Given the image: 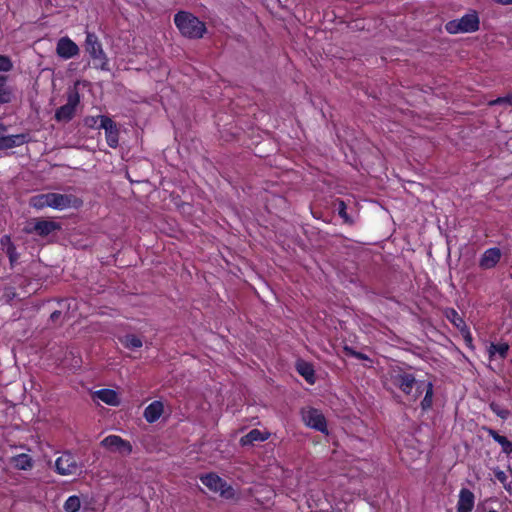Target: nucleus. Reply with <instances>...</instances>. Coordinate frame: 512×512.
<instances>
[{"label": "nucleus", "mask_w": 512, "mask_h": 512, "mask_svg": "<svg viewBox=\"0 0 512 512\" xmlns=\"http://www.w3.org/2000/svg\"><path fill=\"white\" fill-rule=\"evenodd\" d=\"M174 23L180 33L190 39L202 38L206 32V25L193 14L180 11L174 16Z\"/></svg>", "instance_id": "obj_1"}, {"label": "nucleus", "mask_w": 512, "mask_h": 512, "mask_svg": "<svg viewBox=\"0 0 512 512\" xmlns=\"http://www.w3.org/2000/svg\"><path fill=\"white\" fill-rule=\"evenodd\" d=\"M392 384L399 388L404 394L416 401L423 393L425 381L416 380L414 375L401 369L394 370L390 376Z\"/></svg>", "instance_id": "obj_2"}, {"label": "nucleus", "mask_w": 512, "mask_h": 512, "mask_svg": "<svg viewBox=\"0 0 512 512\" xmlns=\"http://www.w3.org/2000/svg\"><path fill=\"white\" fill-rule=\"evenodd\" d=\"M85 50L93 59L96 68L101 70H108L107 56L102 49V45L98 37L94 33H86Z\"/></svg>", "instance_id": "obj_3"}, {"label": "nucleus", "mask_w": 512, "mask_h": 512, "mask_svg": "<svg viewBox=\"0 0 512 512\" xmlns=\"http://www.w3.org/2000/svg\"><path fill=\"white\" fill-rule=\"evenodd\" d=\"M445 28L450 34L474 32L479 28V19L476 14H466L460 19L449 21Z\"/></svg>", "instance_id": "obj_4"}, {"label": "nucleus", "mask_w": 512, "mask_h": 512, "mask_svg": "<svg viewBox=\"0 0 512 512\" xmlns=\"http://www.w3.org/2000/svg\"><path fill=\"white\" fill-rule=\"evenodd\" d=\"M201 482L212 492L219 493L221 496L231 498L233 489L231 486L215 473H208L200 477Z\"/></svg>", "instance_id": "obj_5"}, {"label": "nucleus", "mask_w": 512, "mask_h": 512, "mask_svg": "<svg viewBox=\"0 0 512 512\" xmlns=\"http://www.w3.org/2000/svg\"><path fill=\"white\" fill-rule=\"evenodd\" d=\"M79 101L80 97L77 90L70 91L67 96V103L56 110L55 119L58 122H69L74 117Z\"/></svg>", "instance_id": "obj_6"}, {"label": "nucleus", "mask_w": 512, "mask_h": 512, "mask_svg": "<svg viewBox=\"0 0 512 512\" xmlns=\"http://www.w3.org/2000/svg\"><path fill=\"white\" fill-rule=\"evenodd\" d=\"M100 445L108 451L118 453L122 456L130 455L132 452L131 443L118 435H109L105 437L101 441Z\"/></svg>", "instance_id": "obj_7"}, {"label": "nucleus", "mask_w": 512, "mask_h": 512, "mask_svg": "<svg viewBox=\"0 0 512 512\" xmlns=\"http://www.w3.org/2000/svg\"><path fill=\"white\" fill-rule=\"evenodd\" d=\"M56 472L62 476L77 474L81 467L70 452H64L55 461Z\"/></svg>", "instance_id": "obj_8"}, {"label": "nucleus", "mask_w": 512, "mask_h": 512, "mask_svg": "<svg viewBox=\"0 0 512 512\" xmlns=\"http://www.w3.org/2000/svg\"><path fill=\"white\" fill-rule=\"evenodd\" d=\"M302 420L306 426L316 429L320 432L327 431V425L324 415L317 409L306 408L302 410Z\"/></svg>", "instance_id": "obj_9"}, {"label": "nucleus", "mask_w": 512, "mask_h": 512, "mask_svg": "<svg viewBox=\"0 0 512 512\" xmlns=\"http://www.w3.org/2000/svg\"><path fill=\"white\" fill-rule=\"evenodd\" d=\"M60 229L58 223L47 220H33L26 224L24 232L27 234L36 233L40 236H47L55 230Z\"/></svg>", "instance_id": "obj_10"}, {"label": "nucleus", "mask_w": 512, "mask_h": 512, "mask_svg": "<svg viewBox=\"0 0 512 512\" xmlns=\"http://www.w3.org/2000/svg\"><path fill=\"white\" fill-rule=\"evenodd\" d=\"M99 127L105 130L108 146L111 148H116L119 144V130L116 126V123L107 116H101Z\"/></svg>", "instance_id": "obj_11"}, {"label": "nucleus", "mask_w": 512, "mask_h": 512, "mask_svg": "<svg viewBox=\"0 0 512 512\" xmlns=\"http://www.w3.org/2000/svg\"><path fill=\"white\" fill-rule=\"evenodd\" d=\"M79 47L68 37H62L58 40L56 53L62 59H70L79 54Z\"/></svg>", "instance_id": "obj_12"}, {"label": "nucleus", "mask_w": 512, "mask_h": 512, "mask_svg": "<svg viewBox=\"0 0 512 512\" xmlns=\"http://www.w3.org/2000/svg\"><path fill=\"white\" fill-rule=\"evenodd\" d=\"M474 501V494L469 489H461L457 503V512H471L474 507Z\"/></svg>", "instance_id": "obj_13"}, {"label": "nucleus", "mask_w": 512, "mask_h": 512, "mask_svg": "<svg viewBox=\"0 0 512 512\" xmlns=\"http://www.w3.org/2000/svg\"><path fill=\"white\" fill-rule=\"evenodd\" d=\"M501 258V251L498 248H490L484 252L480 260V267L484 269L493 268Z\"/></svg>", "instance_id": "obj_14"}, {"label": "nucleus", "mask_w": 512, "mask_h": 512, "mask_svg": "<svg viewBox=\"0 0 512 512\" xmlns=\"http://www.w3.org/2000/svg\"><path fill=\"white\" fill-rule=\"evenodd\" d=\"M270 433L267 431H260L259 429H252L246 435L241 437L240 444L242 446L253 445L255 442H263L267 440Z\"/></svg>", "instance_id": "obj_15"}, {"label": "nucleus", "mask_w": 512, "mask_h": 512, "mask_svg": "<svg viewBox=\"0 0 512 512\" xmlns=\"http://www.w3.org/2000/svg\"><path fill=\"white\" fill-rule=\"evenodd\" d=\"M163 411V403L160 401H154L145 408L144 418L147 422L154 423L161 417Z\"/></svg>", "instance_id": "obj_16"}, {"label": "nucleus", "mask_w": 512, "mask_h": 512, "mask_svg": "<svg viewBox=\"0 0 512 512\" xmlns=\"http://www.w3.org/2000/svg\"><path fill=\"white\" fill-rule=\"evenodd\" d=\"M94 399L101 400L102 402L111 405V406H117L120 403L118 394L111 389H101L93 394Z\"/></svg>", "instance_id": "obj_17"}, {"label": "nucleus", "mask_w": 512, "mask_h": 512, "mask_svg": "<svg viewBox=\"0 0 512 512\" xmlns=\"http://www.w3.org/2000/svg\"><path fill=\"white\" fill-rule=\"evenodd\" d=\"M75 198L71 195L52 193V208L63 210L72 206Z\"/></svg>", "instance_id": "obj_18"}, {"label": "nucleus", "mask_w": 512, "mask_h": 512, "mask_svg": "<svg viewBox=\"0 0 512 512\" xmlns=\"http://www.w3.org/2000/svg\"><path fill=\"white\" fill-rule=\"evenodd\" d=\"M27 142V136L25 134H16L1 136L2 149H10L18 147Z\"/></svg>", "instance_id": "obj_19"}, {"label": "nucleus", "mask_w": 512, "mask_h": 512, "mask_svg": "<svg viewBox=\"0 0 512 512\" xmlns=\"http://www.w3.org/2000/svg\"><path fill=\"white\" fill-rule=\"evenodd\" d=\"M490 437L493 438L498 444L501 445L502 452L509 455L512 453V442L509 441L505 436L500 435L498 432L491 428H484Z\"/></svg>", "instance_id": "obj_20"}, {"label": "nucleus", "mask_w": 512, "mask_h": 512, "mask_svg": "<svg viewBox=\"0 0 512 512\" xmlns=\"http://www.w3.org/2000/svg\"><path fill=\"white\" fill-rule=\"evenodd\" d=\"M29 204L35 209L52 208V193L38 194L30 198Z\"/></svg>", "instance_id": "obj_21"}, {"label": "nucleus", "mask_w": 512, "mask_h": 512, "mask_svg": "<svg viewBox=\"0 0 512 512\" xmlns=\"http://www.w3.org/2000/svg\"><path fill=\"white\" fill-rule=\"evenodd\" d=\"M11 463L19 470H28L33 466L31 457L24 453L12 457Z\"/></svg>", "instance_id": "obj_22"}, {"label": "nucleus", "mask_w": 512, "mask_h": 512, "mask_svg": "<svg viewBox=\"0 0 512 512\" xmlns=\"http://www.w3.org/2000/svg\"><path fill=\"white\" fill-rule=\"evenodd\" d=\"M298 373L305 378L309 383H314V369L311 364L305 361H298L296 364Z\"/></svg>", "instance_id": "obj_23"}, {"label": "nucleus", "mask_w": 512, "mask_h": 512, "mask_svg": "<svg viewBox=\"0 0 512 512\" xmlns=\"http://www.w3.org/2000/svg\"><path fill=\"white\" fill-rule=\"evenodd\" d=\"M12 97L13 91L7 84V77L0 75V103H9Z\"/></svg>", "instance_id": "obj_24"}, {"label": "nucleus", "mask_w": 512, "mask_h": 512, "mask_svg": "<svg viewBox=\"0 0 512 512\" xmlns=\"http://www.w3.org/2000/svg\"><path fill=\"white\" fill-rule=\"evenodd\" d=\"M122 345L130 350H135L143 346L142 339L134 334H127L120 339Z\"/></svg>", "instance_id": "obj_25"}, {"label": "nucleus", "mask_w": 512, "mask_h": 512, "mask_svg": "<svg viewBox=\"0 0 512 512\" xmlns=\"http://www.w3.org/2000/svg\"><path fill=\"white\" fill-rule=\"evenodd\" d=\"M423 391H425L424 399L421 402L423 410H428L432 407L433 403V384L432 382H424Z\"/></svg>", "instance_id": "obj_26"}, {"label": "nucleus", "mask_w": 512, "mask_h": 512, "mask_svg": "<svg viewBox=\"0 0 512 512\" xmlns=\"http://www.w3.org/2000/svg\"><path fill=\"white\" fill-rule=\"evenodd\" d=\"M509 350V345L506 342L495 344L490 343L488 346V354L490 358L494 355L498 354L501 358H505L507 356Z\"/></svg>", "instance_id": "obj_27"}, {"label": "nucleus", "mask_w": 512, "mask_h": 512, "mask_svg": "<svg viewBox=\"0 0 512 512\" xmlns=\"http://www.w3.org/2000/svg\"><path fill=\"white\" fill-rule=\"evenodd\" d=\"M81 502L78 496H70L64 503L66 512H77L80 509Z\"/></svg>", "instance_id": "obj_28"}, {"label": "nucleus", "mask_w": 512, "mask_h": 512, "mask_svg": "<svg viewBox=\"0 0 512 512\" xmlns=\"http://www.w3.org/2000/svg\"><path fill=\"white\" fill-rule=\"evenodd\" d=\"M491 410L500 418L507 419L510 415V412L507 409L502 408L499 404L492 402L490 404Z\"/></svg>", "instance_id": "obj_29"}, {"label": "nucleus", "mask_w": 512, "mask_h": 512, "mask_svg": "<svg viewBox=\"0 0 512 512\" xmlns=\"http://www.w3.org/2000/svg\"><path fill=\"white\" fill-rule=\"evenodd\" d=\"M13 68V64L11 59L6 56L0 54V72H8Z\"/></svg>", "instance_id": "obj_30"}, {"label": "nucleus", "mask_w": 512, "mask_h": 512, "mask_svg": "<svg viewBox=\"0 0 512 512\" xmlns=\"http://www.w3.org/2000/svg\"><path fill=\"white\" fill-rule=\"evenodd\" d=\"M337 211H338V214L340 215V217L343 218V220L346 222V223H350L351 222V219L350 217L348 216L347 212H346V204L344 201L342 200H339L337 202Z\"/></svg>", "instance_id": "obj_31"}, {"label": "nucleus", "mask_w": 512, "mask_h": 512, "mask_svg": "<svg viewBox=\"0 0 512 512\" xmlns=\"http://www.w3.org/2000/svg\"><path fill=\"white\" fill-rule=\"evenodd\" d=\"M501 104L512 106V92L504 97H499V98L489 102V105H501Z\"/></svg>", "instance_id": "obj_32"}, {"label": "nucleus", "mask_w": 512, "mask_h": 512, "mask_svg": "<svg viewBox=\"0 0 512 512\" xmlns=\"http://www.w3.org/2000/svg\"><path fill=\"white\" fill-rule=\"evenodd\" d=\"M102 115L100 116H88L84 119V123L89 128H96L98 121H100Z\"/></svg>", "instance_id": "obj_33"}, {"label": "nucleus", "mask_w": 512, "mask_h": 512, "mask_svg": "<svg viewBox=\"0 0 512 512\" xmlns=\"http://www.w3.org/2000/svg\"><path fill=\"white\" fill-rule=\"evenodd\" d=\"M450 315H447L449 319L457 326L459 327L461 324H464L462 318L458 315V313L455 310L450 311Z\"/></svg>", "instance_id": "obj_34"}, {"label": "nucleus", "mask_w": 512, "mask_h": 512, "mask_svg": "<svg viewBox=\"0 0 512 512\" xmlns=\"http://www.w3.org/2000/svg\"><path fill=\"white\" fill-rule=\"evenodd\" d=\"M494 475L497 478V480L500 481L504 485V487L507 489V485H506L507 475H506V473L504 471H502V470L495 469L494 470Z\"/></svg>", "instance_id": "obj_35"}, {"label": "nucleus", "mask_w": 512, "mask_h": 512, "mask_svg": "<svg viewBox=\"0 0 512 512\" xmlns=\"http://www.w3.org/2000/svg\"><path fill=\"white\" fill-rule=\"evenodd\" d=\"M7 253L9 255L10 261L14 262L17 259L15 247L13 245H10L7 249Z\"/></svg>", "instance_id": "obj_36"}, {"label": "nucleus", "mask_w": 512, "mask_h": 512, "mask_svg": "<svg viewBox=\"0 0 512 512\" xmlns=\"http://www.w3.org/2000/svg\"><path fill=\"white\" fill-rule=\"evenodd\" d=\"M345 351H346L347 353H349V354H351V355L355 356V357H356V358H358V359H367V357H366L364 354L359 353V352H355V351H353V350H352L351 348H349V347H345Z\"/></svg>", "instance_id": "obj_37"}, {"label": "nucleus", "mask_w": 512, "mask_h": 512, "mask_svg": "<svg viewBox=\"0 0 512 512\" xmlns=\"http://www.w3.org/2000/svg\"><path fill=\"white\" fill-rule=\"evenodd\" d=\"M61 315H62L61 311H54L50 315V319H51V321L56 322V321H58L60 319Z\"/></svg>", "instance_id": "obj_38"}, {"label": "nucleus", "mask_w": 512, "mask_h": 512, "mask_svg": "<svg viewBox=\"0 0 512 512\" xmlns=\"http://www.w3.org/2000/svg\"><path fill=\"white\" fill-rule=\"evenodd\" d=\"M497 3H500L502 5H510L512 4V0H494Z\"/></svg>", "instance_id": "obj_39"}, {"label": "nucleus", "mask_w": 512, "mask_h": 512, "mask_svg": "<svg viewBox=\"0 0 512 512\" xmlns=\"http://www.w3.org/2000/svg\"><path fill=\"white\" fill-rule=\"evenodd\" d=\"M6 130V127L3 124H0V134Z\"/></svg>", "instance_id": "obj_40"}, {"label": "nucleus", "mask_w": 512, "mask_h": 512, "mask_svg": "<svg viewBox=\"0 0 512 512\" xmlns=\"http://www.w3.org/2000/svg\"><path fill=\"white\" fill-rule=\"evenodd\" d=\"M4 240L9 241V237H8V236H4V237L2 238V243L4 242Z\"/></svg>", "instance_id": "obj_41"}, {"label": "nucleus", "mask_w": 512, "mask_h": 512, "mask_svg": "<svg viewBox=\"0 0 512 512\" xmlns=\"http://www.w3.org/2000/svg\"><path fill=\"white\" fill-rule=\"evenodd\" d=\"M511 362H512V359H511Z\"/></svg>", "instance_id": "obj_42"}]
</instances>
